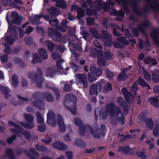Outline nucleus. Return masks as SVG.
Segmentation results:
<instances>
[{"instance_id": "obj_1", "label": "nucleus", "mask_w": 159, "mask_h": 159, "mask_svg": "<svg viewBox=\"0 0 159 159\" xmlns=\"http://www.w3.org/2000/svg\"><path fill=\"white\" fill-rule=\"evenodd\" d=\"M106 107L107 113L111 117L116 116L119 119H123V116L120 109L115 107L113 103L107 105Z\"/></svg>"}, {"instance_id": "obj_2", "label": "nucleus", "mask_w": 159, "mask_h": 159, "mask_svg": "<svg viewBox=\"0 0 159 159\" xmlns=\"http://www.w3.org/2000/svg\"><path fill=\"white\" fill-rule=\"evenodd\" d=\"M9 125L11 127H13V128H11L10 129V131L12 133L18 134L19 136L20 133L22 134L25 138L27 139H30L31 135L30 133L28 131H25L23 132L22 131V129L21 127L19 125L11 122L9 121L8 122Z\"/></svg>"}, {"instance_id": "obj_3", "label": "nucleus", "mask_w": 159, "mask_h": 159, "mask_svg": "<svg viewBox=\"0 0 159 159\" xmlns=\"http://www.w3.org/2000/svg\"><path fill=\"white\" fill-rule=\"evenodd\" d=\"M100 131V130L99 129H93L89 125L82 127L80 130V132L81 134H82L84 131H88L91 132L93 136L96 138H98L99 137L101 134Z\"/></svg>"}, {"instance_id": "obj_4", "label": "nucleus", "mask_w": 159, "mask_h": 159, "mask_svg": "<svg viewBox=\"0 0 159 159\" xmlns=\"http://www.w3.org/2000/svg\"><path fill=\"white\" fill-rule=\"evenodd\" d=\"M75 80L77 84H81L84 88H86L87 87L88 83L85 74H79L75 75Z\"/></svg>"}, {"instance_id": "obj_5", "label": "nucleus", "mask_w": 159, "mask_h": 159, "mask_svg": "<svg viewBox=\"0 0 159 159\" xmlns=\"http://www.w3.org/2000/svg\"><path fill=\"white\" fill-rule=\"evenodd\" d=\"M102 83L100 82L96 85L93 84L91 85L89 91L90 94L91 95L94 94L95 93H98L101 90L102 88Z\"/></svg>"}, {"instance_id": "obj_6", "label": "nucleus", "mask_w": 159, "mask_h": 159, "mask_svg": "<svg viewBox=\"0 0 159 159\" xmlns=\"http://www.w3.org/2000/svg\"><path fill=\"white\" fill-rule=\"evenodd\" d=\"M122 92L127 101L130 103H132L134 100L133 95L128 92L127 89L125 88L122 89Z\"/></svg>"}, {"instance_id": "obj_7", "label": "nucleus", "mask_w": 159, "mask_h": 159, "mask_svg": "<svg viewBox=\"0 0 159 159\" xmlns=\"http://www.w3.org/2000/svg\"><path fill=\"white\" fill-rule=\"evenodd\" d=\"M12 24H16L19 25L21 23V19L19 17L17 13L16 12H13L11 14V16Z\"/></svg>"}, {"instance_id": "obj_8", "label": "nucleus", "mask_w": 159, "mask_h": 159, "mask_svg": "<svg viewBox=\"0 0 159 159\" xmlns=\"http://www.w3.org/2000/svg\"><path fill=\"white\" fill-rule=\"evenodd\" d=\"M90 70L93 74L96 77L99 76L102 74L101 69L100 68L96 69L94 65L93 64L91 65Z\"/></svg>"}, {"instance_id": "obj_9", "label": "nucleus", "mask_w": 159, "mask_h": 159, "mask_svg": "<svg viewBox=\"0 0 159 159\" xmlns=\"http://www.w3.org/2000/svg\"><path fill=\"white\" fill-rule=\"evenodd\" d=\"M53 147L56 148L61 150H66L67 149V146L61 142H56L53 144Z\"/></svg>"}, {"instance_id": "obj_10", "label": "nucleus", "mask_w": 159, "mask_h": 159, "mask_svg": "<svg viewBox=\"0 0 159 159\" xmlns=\"http://www.w3.org/2000/svg\"><path fill=\"white\" fill-rule=\"evenodd\" d=\"M58 123L60 129L62 132L64 131L66 129V126L64 123L62 116L61 115L58 116Z\"/></svg>"}, {"instance_id": "obj_11", "label": "nucleus", "mask_w": 159, "mask_h": 159, "mask_svg": "<svg viewBox=\"0 0 159 159\" xmlns=\"http://www.w3.org/2000/svg\"><path fill=\"white\" fill-rule=\"evenodd\" d=\"M6 19L9 24L8 32H9V33H10L11 34H13L14 35H17V32L16 31V30L13 27V25L10 23L9 21L8 18L7 16H6Z\"/></svg>"}, {"instance_id": "obj_12", "label": "nucleus", "mask_w": 159, "mask_h": 159, "mask_svg": "<svg viewBox=\"0 0 159 159\" xmlns=\"http://www.w3.org/2000/svg\"><path fill=\"white\" fill-rule=\"evenodd\" d=\"M98 64L101 66H103L105 65V62L103 60V55L101 51L100 50L98 52Z\"/></svg>"}, {"instance_id": "obj_13", "label": "nucleus", "mask_w": 159, "mask_h": 159, "mask_svg": "<svg viewBox=\"0 0 159 159\" xmlns=\"http://www.w3.org/2000/svg\"><path fill=\"white\" fill-rule=\"evenodd\" d=\"M56 2L57 7L62 8H66L67 7V5L66 2L63 0H52Z\"/></svg>"}, {"instance_id": "obj_14", "label": "nucleus", "mask_w": 159, "mask_h": 159, "mask_svg": "<svg viewBox=\"0 0 159 159\" xmlns=\"http://www.w3.org/2000/svg\"><path fill=\"white\" fill-rule=\"evenodd\" d=\"M152 80L154 82H157L159 81V73L157 69H155L152 72Z\"/></svg>"}, {"instance_id": "obj_15", "label": "nucleus", "mask_w": 159, "mask_h": 159, "mask_svg": "<svg viewBox=\"0 0 159 159\" xmlns=\"http://www.w3.org/2000/svg\"><path fill=\"white\" fill-rule=\"evenodd\" d=\"M54 114L53 111H50L47 114V122L49 124L52 122L54 117Z\"/></svg>"}, {"instance_id": "obj_16", "label": "nucleus", "mask_w": 159, "mask_h": 159, "mask_svg": "<svg viewBox=\"0 0 159 159\" xmlns=\"http://www.w3.org/2000/svg\"><path fill=\"white\" fill-rule=\"evenodd\" d=\"M148 101L151 104L156 107L159 106V102L158 99L154 98H150L148 99Z\"/></svg>"}, {"instance_id": "obj_17", "label": "nucleus", "mask_w": 159, "mask_h": 159, "mask_svg": "<svg viewBox=\"0 0 159 159\" xmlns=\"http://www.w3.org/2000/svg\"><path fill=\"white\" fill-rule=\"evenodd\" d=\"M148 101L151 104L156 107L159 106V102L158 99L154 98H150L148 99Z\"/></svg>"}, {"instance_id": "obj_18", "label": "nucleus", "mask_w": 159, "mask_h": 159, "mask_svg": "<svg viewBox=\"0 0 159 159\" xmlns=\"http://www.w3.org/2000/svg\"><path fill=\"white\" fill-rule=\"evenodd\" d=\"M39 53L40 57L43 59H45L48 57L47 53L45 50L44 49H40L39 50Z\"/></svg>"}, {"instance_id": "obj_19", "label": "nucleus", "mask_w": 159, "mask_h": 159, "mask_svg": "<svg viewBox=\"0 0 159 159\" xmlns=\"http://www.w3.org/2000/svg\"><path fill=\"white\" fill-rule=\"evenodd\" d=\"M32 105L40 109H43L44 108V104L39 101H35L32 103Z\"/></svg>"}, {"instance_id": "obj_20", "label": "nucleus", "mask_w": 159, "mask_h": 159, "mask_svg": "<svg viewBox=\"0 0 159 159\" xmlns=\"http://www.w3.org/2000/svg\"><path fill=\"white\" fill-rule=\"evenodd\" d=\"M33 122H29L26 124L24 122H20V124L25 128L29 129H31L34 126V125Z\"/></svg>"}, {"instance_id": "obj_21", "label": "nucleus", "mask_w": 159, "mask_h": 159, "mask_svg": "<svg viewBox=\"0 0 159 159\" xmlns=\"http://www.w3.org/2000/svg\"><path fill=\"white\" fill-rule=\"evenodd\" d=\"M85 14V12L84 10L81 7L79 8L77 10V17L80 19V18L83 17Z\"/></svg>"}, {"instance_id": "obj_22", "label": "nucleus", "mask_w": 159, "mask_h": 159, "mask_svg": "<svg viewBox=\"0 0 159 159\" xmlns=\"http://www.w3.org/2000/svg\"><path fill=\"white\" fill-rule=\"evenodd\" d=\"M36 116L37 122L39 124H41L43 122L44 120L43 116L41 114L37 112L36 113Z\"/></svg>"}, {"instance_id": "obj_23", "label": "nucleus", "mask_w": 159, "mask_h": 159, "mask_svg": "<svg viewBox=\"0 0 159 159\" xmlns=\"http://www.w3.org/2000/svg\"><path fill=\"white\" fill-rule=\"evenodd\" d=\"M113 6V3L111 1H109L107 2V4L103 3V9L105 11H108V8L110 7L111 8Z\"/></svg>"}, {"instance_id": "obj_24", "label": "nucleus", "mask_w": 159, "mask_h": 159, "mask_svg": "<svg viewBox=\"0 0 159 159\" xmlns=\"http://www.w3.org/2000/svg\"><path fill=\"white\" fill-rule=\"evenodd\" d=\"M73 144L75 145H78L82 147H84L85 146L84 142L80 139H75Z\"/></svg>"}, {"instance_id": "obj_25", "label": "nucleus", "mask_w": 159, "mask_h": 159, "mask_svg": "<svg viewBox=\"0 0 159 159\" xmlns=\"http://www.w3.org/2000/svg\"><path fill=\"white\" fill-rule=\"evenodd\" d=\"M24 117L25 120L28 122H33L34 120V117L30 115L25 114Z\"/></svg>"}, {"instance_id": "obj_26", "label": "nucleus", "mask_w": 159, "mask_h": 159, "mask_svg": "<svg viewBox=\"0 0 159 159\" xmlns=\"http://www.w3.org/2000/svg\"><path fill=\"white\" fill-rule=\"evenodd\" d=\"M138 84L143 87H145L147 86L148 89H150L149 86L148 85L144 80L141 77H139V78Z\"/></svg>"}, {"instance_id": "obj_27", "label": "nucleus", "mask_w": 159, "mask_h": 159, "mask_svg": "<svg viewBox=\"0 0 159 159\" xmlns=\"http://www.w3.org/2000/svg\"><path fill=\"white\" fill-rule=\"evenodd\" d=\"M118 80H124L127 79V76L125 72L122 73L118 76Z\"/></svg>"}, {"instance_id": "obj_28", "label": "nucleus", "mask_w": 159, "mask_h": 159, "mask_svg": "<svg viewBox=\"0 0 159 159\" xmlns=\"http://www.w3.org/2000/svg\"><path fill=\"white\" fill-rule=\"evenodd\" d=\"M41 62L39 56L37 54H34L33 56V59L32 61V62L33 63H36L37 62Z\"/></svg>"}, {"instance_id": "obj_29", "label": "nucleus", "mask_w": 159, "mask_h": 159, "mask_svg": "<svg viewBox=\"0 0 159 159\" xmlns=\"http://www.w3.org/2000/svg\"><path fill=\"white\" fill-rule=\"evenodd\" d=\"M142 69L145 79L148 80H150L151 79L150 74L148 73L143 68Z\"/></svg>"}, {"instance_id": "obj_30", "label": "nucleus", "mask_w": 159, "mask_h": 159, "mask_svg": "<svg viewBox=\"0 0 159 159\" xmlns=\"http://www.w3.org/2000/svg\"><path fill=\"white\" fill-rule=\"evenodd\" d=\"M0 89L3 93L4 94L5 97L7 98V95L8 94V89L7 87L3 86L1 87Z\"/></svg>"}, {"instance_id": "obj_31", "label": "nucleus", "mask_w": 159, "mask_h": 159, "mask_svg": "<svg viewBox=\"0 0 159 159\" xmlns=\"http://www.w3.org/2000/svg\"><path fill=\"white\" fill-rule=\"evenodd\" d=\"M102 2L101 1H97L95 2L94 7L98 10H99L102 7Z\"/></svg>"}, {"instance_id": "obj_32", "label": "nucleus", "mask_w": 159, "mask_h": 159, "mask_svg": "<svg viewBox=\"0 0 159 159\" xmlns=\"http://www.w3.org/2000/svg\"><path fill=\"white\" fill-rule=\"evenodd\" d=\"M63 62V61L62 59H60L57 61V66L58 70H62L63 68L61 66V64Z\"/></svg>"}, {"instance_id": "obj_33", "label": "nucleus", "mask_w": 159, "mask_h": 159, "mask_svg": "<svg viewBox=\"0 0 159 159\" xmlns=\"http://www.w3.org/2000/svg\"><path fill=\"white\" fill-rule=\"evenodd\" d=\"M88 78L89 81L90 83H92L96 80V79L89 73L88 74Z\"/></svg>"}, {"instance_id": "obj_34", "label": "nucleus", "mask_w": 159, "mask_h": 159, "mask_svg": "<svg viewBox=\"0 0 159 159\" xmlns=\"http://www.w3.org/2000/svg\"><path fill=\"white\" fill-rule=\"evenodd\" d=\"M129 150V146H125L123 147H120L119 148V151H122L124 153H127Z\"/></svg>"}, {"instance_id": "obj_35", "label": "nucleus", "mask_w": 159, "mask_h": 159, "mask_svg": "<svg viewBox=\"0 0 159 159\" xmlns=\"http://www.w3.org/2000/svg\"><path fill=\"white\" fill-rule=\"evenodd\" d=\"M36 148L39 151H44L45 150H47V148L43 146H41L37 144L35 146Z\"/></svg>"}, {"instance_id": "obj_36", "label": "nucleus", "mask_w": 159, "mask_h": 159, "mask_svg": "<svg viewBox=\"0 0 159 159\" xmlns=\"http://www.w3.org/2000/svg\"><path fill=\"white\" fill-rule=\"evenodd\" d=\"M58 11V10L54 7H52L49 9V12L51 14L53 15H56L57 12Z\"/></svg>"}, {"instance_id": "obj_37", "label": "nucleus", "mask_w": 159, "mask_h": 159, "mask_svg": "<svg viewBox=\"0 0 159 159\" xmlns=\"http://www.w3.org/2000/svg\"><path fill=\"white\" fill-rule=\"evenodd\" d=\"M106 74L107 76L110 79H111L114 76L113 73L108 70H106Z\"/></svg>"}, {"instance_id": "obj_38", "label": "nucleus", "mask_w": 159, "mask_h": 159, "mask_svg": "<svg viewBox=\"0 0 159 159\" xmlns=\"http://www.w3.org/2000/svg\"><path fill=\"white\" fill-rule=\"evenodd\" d=\"M117 40L118 41L123 43L124 44H125L126 45L128 44V42L125 40V38L123 37L118 38H117Z\"/></svg>"}, {"instance_id": "obj_39", "label": "nucleus", "mask_w": 159, "mask_h": 159, "mask_svg": "<svg viewBox=\"0 0 159 159\" xmlns=\"http://www.w3.org/2000/svg\"><path fill=\"white\" fill-rule=\"evenodd\" d=\"M12 84L16 85L18 83V81L17 78V77L16 75H13L12 77Z\"/></svg>"}, {"instance_id": "obj_40", "label": "nucleus", "mask_w": 159, "mask_h": 159, "mask_svg": "<svg viewBox=\"0 0 159 159\" xmlns=\"http://www.w3.org/2000/svg\"><path fill=\"white\" fill-rule=\"evenodd\" d=\"M45 98L46 100L48 101H51L53 99V97L51 95L48 93H47L45 94Z\"/></svg>"}, {"instance_id": "obj_41", "label": "nucleus", "mask_w": 159, "mask_h": 159, "mask_svg": "<svg viewBox=\"0 0 159 159\" xmlns=\"http://www.w3.org/2000/svg\"><path fill=\"white\" fill-rule=\"evenodd\" d=\"M47 76L49 77H52L53 75V73L52 69H48L46 71Z\"/></svg>"}, {"instance_id": "obj_42", "label": "nucleus", "mask_w": 159, "mask_h": 159, "mask_svg": "<svg viewBox=\"0 0 159 159\" xmlns=\"http://www.w3.org/2000/svg\"><path fill=\"white\" fill-rule=\"evenodd\" d=\"M146 143H148L150 146L149 148L151 149H152L154 147L153 139H151V140H148L146 141Z\"/></svg>"}, {"instance_id": "obj_43", "label": "nucleus", "mask_w": 159, "mask_h": 159, "mask_svg": "<svg viewBox=\"0 0 159 159\" xmlns=\"http://www.w3.org/2000/svg\"><path fill=\"white\" fill-rule=\"evenodd\" d=\"M104 55L105 57L107 59L111 58L112 55V54L110 53L109 51H107L105 52L104 53Z\"/></svg>"}, {"instance_id": "obj_44", "label": "nucleus", "mask_w": 159, "mask_h": 159, "mask_svg": "<svg viewBox=\"0 0 159 159\" xmlns=\"http://www.w3.org/2000/svg\"><path fill=\"white\" fill-rule=\"evenodd\" d=\"M151 8L153 9L156 10H159V4L157 2H155L151 6Z\"/></svg>"}, {"instance_id": "obj_45", "label": "nucleus", "mask_w": 159, "mask_h": 159, "mask_svg": "<svg viewBox=\"0 0 159 159\" xmlns=\"http://www.w3.org/2000/svg\"><path fill=\"white\" fill-rule=\"evenodd\" d=\"M66 98L67 99H70L71 100H72L74 102H76V97L73 95L71 94L68 95L66 96Z\"/></svg>"}, {"instance_id": "obj_46", "label": "nucleus", "mask_w": 159, "mask_h": 159, "mask_svg": "<svg viewBox=\"0 0 159 159\" xmlns=\"http://www.w3.org/2000/svg\"><path fill=\"white\" fill-rule=\"evenodd\" d=\"M146 122L147 126L150 129L152 128L153 126V122L151 119H148V121L147 120Z\"/></svg>"}, {"instance_id": "obj_47", "label": "nucleus", "mask_w": 159, "mask_h": 159, "mask_svg": "<svg viewBox=\"0 0 159 159\" xmlns=\"http://www.w3.org/2000/svg\"><path fill=\"white\" fill-rule=\"evenodd\" d=\"M47 44L48 46V49L51 51H52L54 47L53 44L50 42H47Z\"/></svg>"}, {"instance_id": "obj_48", "label": "nucleus", "mask_w": 159, "mask_h": 159, "mask_svg": "<svg viewBox=\"0 0 159 159\" xmlns=\"http://www.w3.org/2000/svg\"><path fill=\"white\" fill-rule=\"evenodd\" d=\"M25 41L26 43L29 44L32 42V39L31 37H27L25 39Z\"/></svg>"}, {"instance_id": "obj_49", "label": "nucleus", "mask_w": 159, "mask_h": 159, "mask_svg": "<svg viewBox=\"0 0 159 159\" xmlns=\"http://www.w3.org/2000/svg\"><path fill=\"white\" fill-rule=\"evenodd\" d=\"M52 57L53 59L56 60L59 58L60 56L58 53L54 52L52 54Z\"/></svg>"}, {"instance_id": "obj_50", "label": "nucleus", "mask_w": 159, "mask_h": 159, "mask_svg": "<svg viewBox=\"0 0 159 159\" xmlns=\"http://www.w3.org/2000/svg\"><path fill=\"white\" fill-rule=\"evenodd\" d=\"M105 90H107V92L109 90H111V85L109 83H107L104 87Z\"/></svg>"}, {"instance_id": "obj_51", "label": "nucleus", "mask_w": 159, "mask_h": 159, "mask_svg": "<svg viewBox=\"0 0 159 159\" xmlns=\"http://www.w3.org/2000/svg\"><path fill=\"white\" fill-rule=\"evenodd\" d=\"M158 126H156L154 128V130L153 133L154 134V135L155 136H158L159 135V134L158 132Z\"/></svg>"}, {"instance_id": "obj_52", "label": "nucleus", "mask_w": 159, "mask_h": 159, "mask_svg": "<svg viewBox=\"0 0 159 159\" xmlns=\"http://www.w3.org/2000/svg\"><path fill=\"white\" fill-rule=\"evenodd\" d=\"M7 59V56L5 55H0V60L3 62H6Z\"/></svg>"}, {"instance_id": "obj_53", "label": "nucleus", "mask_w": 159, "mask_h": 159, "mask_svg": "<svg viewBox=\"0 0 159 159\" xmlns=\"http://www.w3.org/2000/svg\"><path fill=\"white\" fill-rule=\"evenodd\" d=\"M137 86L138 85L136 83L134 84L132 86L131 88L132 91L134 92L136 91L138 89Z\"/></svg>"}, {"instance_id": "obj_54", "label": "nucleus", "mask_w": 159, "mask_h": 159, "mask_svg": "<svg viewBox=\"0 0 159 159\" xmlns=\"http://www.w3.org/2000/svg\"><path fill=\"white\" fill-rule=\"evenodd\" d=\"M1 2L3 5H7L10 4L11 1L10 0H2Z\"/></svg>"}, {"instance_id": "obj_55", "label": "nucleus", "mask_w": 159, "mask_h": 159, "mask_svg": "<svg viewBox=\"0 0 159 159\" xmlns=\"http://www.w3.org/2000/svg\"><path fill=\"white\" fill-rule=\"evenodd\" d=\"M94 45L96 47L99 48H101V46L99 43V41L97 40H95L93 42Z\"/></svg>"}, {"instance_id": "obj_56", "label": "nucleus", "mask_w": 159, "mask_h": 159, "mask_svg": "<svg viewBox=\"0 0 159 159\" xmlns=\"http://www.w3.org/2000/svg\"><path fill=\"white\" fill-rule=\"evenodd\" d=\"M58 21L57 20H52L49 22V23L53 26L56 25Z\"/></svg>"}, {"instance_id": "obj_57", "label": "nucleus", "mask_w": 159, "mask_h": 159, "mask_svg": "<svg viewBox=\"0 0 159 159\" xmlns=\"http://www.w3.org/2000/svg\"><path fill=\"white\" fill-rule=\"evenodd\" d=\"M87 20L88 24L89 25L93 24L94 23L93 20L90 18H88Z\"/></svg>"}, {"instance_id": "obj_58", "label": "nucleus", "mask_w": 159, "mask_h": 159, "mask_svg": "<svg viewBox=\"0 0 159 159\" xmlns=\"http://www.w3.org/2000/svg\"><path fill=\"white\" fill-rule=\"evenodd\" d=\"M71 67L72 69H73L74 72V73L76 72L78 70V67L74 63H72L71 64Z\"/></svg>"}, {"instance_id": "obj_59", "label": "nucleus", "mask_w": 159, "mask_h": 159, "mask_svg": "<svg viewBox=\"0 0 159 159\" xmlns=\"http://www.w3.org/2000/svg\"><path fill=\"white\" fill-rule=\"evenodd\" d=\"M38 129L41 132H43L45 129V127L44 125H39L38 126Z\"/></svg>"}, {"instance_id": "obj_60", "label": "nucleus", "mask_w": 159, "mask_h": 159, "mask_svg": "<svg viewBox=\"0 0 159 159\" xmlns=\"http://www.w3.org/2000/svg\"><path fill=\"white\" fill-rule=\"evenodd\" d=\"M57 37V40L59 41H62L64 43H65L66 42L62 40V37L61 34H58L57 35H56Z\"/></svg>"}, {"instance_id": "obj_61", "label": "nucleus", "mask_w": 159, "mask_h": 159, "mask_svg": "<svg viewBox=\"0 0 159 159\" xmlns=\"http://www.w3.org/2000/svg\"><path fill=\"white\" fill-rule=\"evenodd\" d=\"M137 154L138 156L143 158H145L146 157V155L143 152H137Z\"/></svg>"}, {"instance_id": "obj_62", "label": "nucleus", "mask_w": 159, "mask_h": 159, "mask_svg": "<svg viewBox=\"0 0 159 159\" xmlns=\"http://www.w3.org/2000/svg\"><path fill=\"white\" fill-rule=\"evenodd\" d=\"M6 40L8 43L10 44H12L14 41V40L11 39L10 37H7L6 39Z\"/></svg>"}, {"instance_id": "obj_63", "label": "nucleus", "mask_w": 159, "mask_h": 159, "mask_svg": "<svg viewBox=\"0 0 159 159\" xmlns=\"http://www.w3.org/2000/svg\"><path fill=\"white\" fill-rule=\"evenodd\" d=\"M66 154L68 159H72V153L71 152H66Z\"/></svg>"}, {"instance_id": "obj_64", "label": "nucleus", "mask_w": 159, "mask_h": 159, "mask_svg": "<svg viewBox=\"0 0 159 159\" xmlns=\"http://www.w3.org/2000/svg\"><path fill=\"white\" fill-rule=\"evenodd\" d=\"M70 112L73 114H75L77 112L76 108L75 106H74L70 109Z\"/></svg>"}]
</instances>
